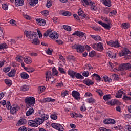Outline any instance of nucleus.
Listing matches in <instances>:
<instances>
[{"instance_id":"1","label":"nucleus","mask_w":131,"mask_h":131,"mask_svg":"<svg viewBox=\"0 0 131 131\" xmlns=\"http://www.w3.org/2000/svg\"><path fill=\"white\" fill-rule=\"evenodd\" d=\"M102 20H103V21H104V22H106L107 24L103 23L102 21H98V24L101 25V26H102V27H104L105 29L109 30L112 26L111 20H110V19L107 18L106 17H102Z\"/></svg>"},{"instance_id":"2","label":"nucleus","mask_w":131,"mask_h":131,"mask_svg":"<svg viewBox=\"0 0 131 131\" xmlns=\"http://www.w3.org/2000/svg\"><path fill=\"white\" fill-rule=\"evenodd\" d=\"M49 35V37L52 39H54V38L57 39V38L59 37V34H58V33L57 32H52V30L51 29L47 30L43 34V36L45 37H47V36H48Z\"/></svg>"},{"instance_id":"3","label":"nucleus","mask_w":131,"mask_h":131,"mask_svg":"<svg viewBox=\"0 0 131 131\" xmlns=\"http://www.w3.org/2000/svg\"><path fill=\"white\" fill-rule=\"evenodd\" d=\"M25 102L26 104H27V108H29V107H33L35 104V98H34L33 97H29L25 99Z\"/></svg>"},{"instance_id":"4","label":"nucleus","mask_w":131,"mask_h":131,"mask_svg":"<svg viewBox=\"0 0 131 131\" xmlns=\"http://www.w3.org/2000/svg\"><path fill=\"white\" fill-rule=\"evenodd\" d=\"M91 47L98 52L104 51V44L101 42L92 44Z\"/></svg>"},{"instance_id":"5","label":"nucleus","mask_w":131,"mask_h":131,"mask_svg":"<svg viewBox=\"0 0 131 131\" xmlns=\"http://www.w3.org/2000/svg\"><path fill=\"white\" fill-rule=\"evenodd\" d=\"M25 35H26V37H27L28 40L30 41L31 39H33V37L35 38V37L36 36V32L26 31H25Z\"/></svg>"},{"instance_id":"6","label":"nucleus","mask_w":131,"mask_h":131,"mask_svg":"<svg viewBox=\"0 0 131 131\" xmlns=\"http://www.w3.org/2000/svg\"><path fill=\"white\" fill-rule=\"evenodd\" d=\"M74 50H77L78 53H83L84 52V48L81 45H74L72 47Z\"/></svg>"},{"instance_id":"7","label":"nucleus","mask_w":131,"mask_h":131,"mask_svg":"<svg viewBox=\"0 0 131 131\" xmlns=\"http://www.w3.org/2000/svg\"><path fill=\"white\" fill-rule=\"evenodd\" d=\"M51 126L59 131H64V127L62 126V125L59 123H52L51 124Z\"/></svg>"},{"instance_id":"8","label":"nucleus","mask_w":131,"mask_h":131,"mask_svg":"<svg viewBox=\"0 0 131 131\" xmlns=\"http://www.w3.org/2000/svg\"><path fill=\"white\" fill-rule=\"evenodd\" d=\"M107 44L108 46H110V47H112V48H119V47H120V45H119V43L117 40H111L110 41H107Z\"/></svg>"},{"instance_id":"9","label":"nucleus","mask_w":131,"mask_h":131,"mask_svg":"<svg viewBox=\"0 0 131 131\" xmlns=\"http://www.w3.org/2000/svg\"><path fill=\"white\" fill-rule=\"evenodd\" d=\"M20 110V106H18L17 104H15L12 106V107L10 109V112L12 114H14L16 113L18 110Z\"/></svg>"},{"instance_id":"10","label":"nucleus","mask_w":131,"mask_h":131,"mask_svg":"<svg viewBox=\"0 0 131 131\" xmlns=\"http://www.w3.org/2000/svg\"><path fill=\"white\" fill-rule=\"evenodd\" d=\"M126 54H129V55H131V52L129 50L126 48H124L122 53L119 54L120 57H123V56H125Z\"/></svg>"},{"instance_id":"11","label":"nucleus","mask_w":131,"mask_h":131,"mask_svg":"<svg viewBox=\"0 0 131 131\" xmlns=\"http://www.w3.org/2000/svg\"><path fill=\"white\" fill-rule=\"evenodd\" d=\"M37 25L39 26H45L46 25V20L41 18L36 19Z\"/></svg>"},{"instance_id":"12","label":"nucleus","mask_w":131,"mask_h":131,"mask_svg":"<svg viewBox=\"0 0 131 131\" xmlns=\"http://www.w3.org/2000/svg\"><path fill=\"white\" fill-rule=\"evenodd\" d=\"M84 33L82 32H80L79 31H76L75 32L72 34V35L78 36V37H83L84 36Z\"/></svg>"},{"instance_id":"13","label":"nucleus","mask_w":131,"mask_h":131,"mask_svg":"<svg viewBox=\"0 0 131 131\" xmlns=\"http://www.w3.org/2000/svg\"><path fill=\"white\" fill-rule=\"evenodd\" d=\"M72 95L76 100H78V99H80V95L79 94V92L77 91H74L72 93Z\"/></svg>"},{"instance_id":"14","label":"nucleus","mask_w":131,"mask_h":131,"mask_svg":"<svg viewBox=\"0 0 131 131\" xmlns=\"http://www.w3.org/2000/svg\"><path fill=\"white\" fill-rule=\"evenodd\" d=\"M78 15L79 17H81L82 19H84L86 17V15L84 13V12L82 11V9H79L78 11Z\"/></svg>"},{"instance_id":"15","label":"nucleus","mask_w":131,"mask_h":131,"mask_svg":"<svg viewBox=\"0 0 131 131\" xmlns=\"http://www.w3.org/2000/svg\"><path fill=\"white\" fill-rule=\"evenodd\" d=\"M81 4L84 7H86V6H89L90 4H93V2L91 0H81Z\"/></svg>"},{"instance_id":"16","label":"nucleus","mask_w":131,"mask_h":131,"mask_svg":"<svg viewBox=\"0 0 131 131\" xmlns=\"http://www.w3.org/2000/svg\"><path fill=\"white\" fill-rule=\"evenodd\" d=\"M28 125L29 126H31L32 127H37V124L35 122V120H29L28 122Z\"/></svg>"},{"instance_id":"17","label":"nucleus","mask_w":131,"mask_h":131,"mask_svg":"<svg viewBox=\"0 0 131 131\" xmlns=\"http://www.w3.org/2000/svg\"><path fill=\"white\" fill-rule=\"evenodd\" d=\"M83 82L84 84H86V85H88V86H90V85H93V84H94V82H93V81L89 79H85L83 81Z\"/></svg>"},{"instance_id":"18","label":"nucleus","mask_w":131,"mask_h":131,"mask_svg":"<svg viewBox=\"0 0 131 131\" xmlns=\"http://www.w3.org/2000/svg\"><path fill=\"white\" fill-rule=\"evenodd\" d=\"M15 7H20L24 5V0H15Z\"/></svg>"},{"instance_id":"19","label":"nucleus","mask_w":131,"mask_h":131,"mask_svg":"<svg viewBox=\"0 0 131 131\" xmlns=\"http://www.w3.org/2000/svg\"><path fill=\"white\" fill-rule=\"evenodd\" d=\"M36 124H37V126L40 125V124H42L43 123V120L41 119V118H35L34 119Z\"/></svg>"},{"instance_id":"20","label":"nucleus","mask_w":131,"mask_h":131,"mask_svg":"<svg viewBox=\"0 0 131 131\" xmlns=\"http://www.w3.org/2000/svg\"><path fill=\"white\" fill-rule=\"evenodd\" d=\"M52 76H53L52 72L50 71H48L46 73V81H49V80L50 78H52Z\"/></svg>"},{"instance_id":"21","label":"nucleus","mask_w":131,"mask_h":131,"mask_svg":"<svg viewBox=\"0 0 131 131\" xmlns=\"http://www.w3.org/2000/svg\"><path fill=\"white\" fill-rule=\"evenodd\" d=\"M24 62L26 64H31L32 63V59L30 57H25Z\"/></svg>"},{"instance_id":"22","label":"nucleus","mask_w":131,"mask_h":131,"mask_svg":"<svg viewBox=\"0 0 131 131\" xmlns=\"http://www.w3.org/2000/svg\"><path fill=\"white\" fill-rule=\"evenodd\" d=\"M75 73L76 72L72 70L69 69L68 71V74L70 76L71 78H75Z\"/></svg>"},{"instance_id":"23","label":"nucleus","mask_w":131,"mask_h":131,"mask_svg":"<svg viewBox=\"0 0 131 131\" xmlns=\"http://www.w3.org/2000/svg\"><path fill=\"white\" fill-rule=\"evenodd\" d=\"M102 2V4L104 5V6H106V7H111V1L110 0H101Z\"/></svg>"},{"instance_id":"24","label":"nucleus","mask_w":131,"mask_h":131,"mask_svg":"<svg viewBox=\"0 0 131 131\" xmlns=\"http://www.w3.org/2000/svg\"><path fill=\"white\" fill-rule=\"evenodd\" d=\"M33 113H34V110L33 109V108L31 107L26 112V116H30V115L33 114Z\"/></svg>"},{"instance_id":"25","label":"nucleus","mask_w":131,"mask_h":131,"mask_svg":"<svg viewBox=\"0 0 131 131\" xmlns=\"http://www.w3.org/2000/svg\"><path fill=\"white\" fill-rule=\"evenodd\" d=\"M42 102L43 103H47V102H56V99L48 97V98H44L42 100Z\"/></svg>"},{"instance_id":"26","label":"nucleus","mask_w":131,"mask_h":131,"mask_svg":"<svg viewBox=\"0 0 131 131\" xmlns=\"http://www.w3.org/2000/svg\"><path fill=\"white\" fill-rule=\"evenodd\" d=\"M32 43H33V45H36L40 44V41L38 40V39L37 38V36H36L35 38H34V39L32 41Z\"/></svg>"},{"instance_id":"27","label":"nucleus","mask_w":131,"mask_h":131,"mask_svg":"<svg viewBox=\"0 0 131 131\" xmlns=\"http://www.w3.org/2000/svg\"><path fill=\"white\" fill-rule=\"evenodd\" d=\"M28 90H29V86L27 85H23L20 87V91H21L22 92H26L28 91Z\"/></svg>"},{"instance_id":"28","label":"nucleus","mask_w":131,"mask_h":131,"mask_svg":"<svg viewBox=\"0 0 131 131\" xmlns=\"http://www.w3.org/2000/svg\"><path fill=\"white\" fill-rule=\"evenodd\" d=\"M16 73V70H12L10 72L8 73V76L9 77H14Z\"/></svg>"},{"instance_id":"29","label":"nucleus","mask_w":131,"mask_h":131,"mask_svg":"<svg viewBox=\"0 0 131 131\" xmlns=\"http://www.w3.org/2000/svg\"><path fill=\"white\" fill-rule=\"evenodd\" d=\"M20 76L23 79H28L29 77V75L26 72H23L20 74Z\"/></svg>"},{"instance_id":"30","label":"nucleus","mask_w":131,"mask_h":131,"mask_svg":"<svg viewBox=\"0 0 131 131\" xmlns=\"http://www.w3.org/2000/svg\"><path fill=\"white\" fill-rule=\"evenodd\" d=\"M93 77L95 78L96 80H97L98 82H100L101 81V77L98 74L94 73L92 75Z\"/></svg>"},{"instance_id":"31","label":"nucleus","mask_w":131,"mask_h":131,"mask_svg":"<svg viewBox=\"0 0 131 131\" xmlns=\"http://www.w3.org/2000/svg\"><path fill=\"white\" fill-rule=\"evenodd\" d=\"M90 36L92 37V38H93V39L96 40V41H100V40H101V37L100 36L91 35Z\"/></svg>"},{"instance_id":"32","label":"nucleus","mask_w":131,"mask_h":131,"mask_svg":"<svg viewBox=\"0 0 131 131\" xmlns=\"http://www.w3.org/2000/svg\"><path fill=\"white\" fill-rule=\"evenodd\" d=\"M121 26L122 28H124V29H128V28H129V27L130 26V25L128 23H125L124 24H122Z\"/></svg>"},{"instance_id":"33","label":"nucleus","mask_w":131,"mask_h":131,"mask_svg":"<svg viewBox=\"0 0 131 131\" xmlns=\"http://www.w3.org/2000/svg\"><path fill=\"white\" fill-rule=\"evenodd\" d=\"M86 102L91 104L92 103H96V99H94L93 97H90L86 100Z\"/></svg>"},{"instance_id":"34","label":"nucleus","mask_w":131,"mask_h":131,"mask_svg":"<svg viewBox=\"0 0 131 131\" xmlns=\"http://www.w3.org/2000/svg\"><path fill=\"white\" fill-rule=\"evenodd\" d=\"M112 98V97L111 96V95H110V94L104 95L103 97V100H104V101H108V100H111Z\"/></svg>"},{"instance_id":"35","label":"nucleus","mask_w":131,"mask_h":131,"mask_svg":"<svg viewBox=\"0 0 131 131\" xmlns=\"http://www.w3.org/2000/svg\"><path fill=\"white\" fill-rule=\"evenodd\" d=\"M119 102V101L117 100H112L108 102V104L111 105V106H114L116 104H118Z\"/></svg>"},{"instance_id":"36","label":"nucleus","mask_w":131,"mask_h":131,"mask_svg":"<svg viewBox=\"0 0 131 131\" xmlns=\"http://www.w3.org/2000/svg\"><path fill=\"white\" fill-rule=\"evenodd\" d=\"M26 123H27V121L25 119H20L18 121V124H20V125L26 124Z\"/></svg>"},{"instance_id":"37","label":"nucleus","mask_w":131,"mask_h":131,"mask_svg":"<svg viewBox=\"0 0 131 131\" xmlns=\"http://www.w3.org/2000/svg\"><path fill=\"white\" fill-rule=\"evenodd\" d=\"M41 119L43 120V122H45L46 120H48L49 119V115H46V114H43L41 115Z\"/></svg>"},{"instance_id":"38","label":"nucleus","mask_w":131,"mask_h":131,"mask_svg":"<svg viewBox=\"0 0 131 131\" xmlns=\"http://www.w3.org/2000/svg\"><path fill=\"white\" fill-rule=\"evenodd\" d=\"M37 4H38V0H30L29 2L30 6H35Z\"/></svg>"},{"instance_id":"39","label":"nucleus","mask_w":131,"mask_h":131,"mask_svg":"<svg viewBox=\"0 0 131 131\" xmlns=\"http://www.w3.org/2000/svg\"><path fill=\"white\" fill-rule=\"evenodd\" d=\"M124 94V92L121 90H119L118 94L116 96V98H118L120 99L122 97V94Z\"/></svg>"},{"instance_id":"40","label":"nucleus","mask_w":131,"mask_h":131,"mask_svg":"<svg viewBox=\"0 0 131 131\" xmlns=\"http://www.w3.org/2000/svg\"><path fill=\"white\" fill-rule=\"evenodd\" d=\"M45 90H46V87H45V86H42L38 88V92L39 94H41V93H43V92L45 91Z\"/></svg>"},{"instance_id":"41","label":"nucleus","mask_w":131,"mask_h":131,"mask_svg":"<svg viewBox=\"0 0 131 131\" xmlns=\"http://www.w3.org/2000/svg\"><path fill=\"white\" fill-rule=\"evenodd\" d=\"M24 69H25V70H26V71L29 73H32V72L34 71V69L33 68L25 67Z\"/></svg>"},{"instance_id":"42","label":"nucleus","mask_w":131,"mask_h":131,"mask_svg":"<svg viewBox=\"0 0 131 131\" xmlns=\"http://www.w3.org/2000/svg\"><path fill=\"white\" fill-rule=\"evenodd\" d=\"M68 95H69V91L67 90H63L61 92V97H65L68 96Z\"/></svg>"},{"instance_id":"43","label":"nucleus","mask_w":131,"mask_h":131,"mask_svg":"<svg viewBox=\"0 0 131 131\" xmlns=\"http://www.w3.org/2000/svg\"><path fill=\"white\" fill-rule=\"evenodd\" d=\"M75 77H76L77 79H82V78H83V76H82V75H81V74H79V73H75Z\"/></svg>"},{"instance_id":"44","label":"nucleus","mask_w":131,"mask_h":131,"mask_svg":"<svg viewBox=\"0 0 131 131\" xmlns=\"http://www.w3.org/2000/svg\"><path fill=\"white\" fill-rule=\"evenodd\" d=\"M103 78L104 81H106V82H111V81H112V79H111V78L107 77V76H104L103 77Z\"/></svg>"},{"instance_id":"45","label":"nucleus","mask_w":131,"mask_h":131,"mask_svg":"<svg viewBox=\"0 0 131 131\" xmlns=\"http://www.w3.org/2000/svg\"><path fill=\"white\" fill-rule=\"evenodd\" d=\"M70 115L71 117H73V118H77L79 116H78V114L75 112H72L70 113Z\"/></svg>"},{"instance_id":"46","label":"nucleus","mask_w":131,"mask_h":131,"mask_svg":"<svg viewBox=\"0 0 131 131\" xmlns=\"http://www.w3.org/2000/svg\"><path fill=\"white\" fill-rule=\"evenodd\" d=\"M5 82L6 84L8 85V86H11L12 85V81L11 80L5 79Z\"/></svg>"},{"instance_id":"47","label":"nucleus","mask_w":131,"mask_h":131,"mask_svg":"<svg viewBox=\"0 0 131 131\" xmlns=\"http://www.w3.org/2000/svg\"><path fill=\"white\" fill-rule=\"evenodd\" d=\"M90 5H91V9L92 11H97V6H96V5L95 3L90 4Z\"/></svg>"},{"instance_id":"48","label":"nucleus","mask_w":131,"mask_h":131,"mask_svg":"<svg viewBox=\"0 0 131 131\" xmlns=\"http://www.w3.org/2000/svg\"><path fill=\"white\" fill-rule=\"evenodd\" d=\"M125 66V70H128V69H130L131 68V64L129 63H124Z\"/></svg>"},{"instance_id":"49","label":"nucleus","mask_w":131,"mask_h":131,"mask_svg":"<svg viewBox=\"0 0 131 131\" xmlns=\"http://www.w3.org/2000/svg\"><path fill=\"white\" fill-rule=\"evenodd\" d=\"M52 75H53L54 76H55V75H58V71H57V70L55 68H52Z\"/></svg>"},{"instance_id":"50","label":"nucleus","mask_w":131,"mask_h":131,"mask_svg":"<svg viewBox=\"0 0 131 131\" xmlns=\"http://www.w3.org/2000/svg\"><path fill=\"white\" fill-rule=\"evenodd\" d=\"M63 29H65V30H67V31H71V27L69 26L63 25Z\"/></svg>"},{"instance_id":"51","label":"nucleus","mask_w":131,"mask_h":131,"mask_svg":"<svg viewBox=\"0 0 131 131\" xmlns=\"http://www.w3.org/2000/svg\"><path fill=\"white\" fill-rule=\"evenodd\" d=\"M96 92L100 96V97H102L103 95H104V93H103V91L101 89H97L96 90Z\"/></svg>"},{"instance_id":"52","label":"nucleus","mask_w":131,"mask_h":131,"mask_svg":"<svg viewBox=\"0 0 131 131\" xmlns=\"http://www.w3.org/2000/svg\"><path fill=\"white\" fill-rule=\"evenodd\" d=\"M118 70H120V71H122L123 70H125V68L124 66V63H123L119 66Z\"/></svg>"},{"instance_id":"53","label":"nucleus","mask_w":131,"mask_h":131,"mask_svg":"<svg viewBox=\"0 0 131 131\" xmlns=\"http://www.w3.org/2000/svg\"><path fill=\"white\" fill-rule=\"evenodd\" d=\"M116 14H117V11H116V10H112L109 13V16H116Z\"/></svg>"},{"instance_id":"54","label":"nucleus","mask_w":131,"mask_h":131,"mask_svg":"<svg viewBox=\"0 0 131 131\" xmlns=\"http://www.w3.org/2000/svg\"><path fill=\"white\" fill-rule=\"evenodd\" d=\"M95 55H96V51H92L90 53H89V56L91 58H94V57H95Z\"/></svg>"},{"instance_id":"55","label":"nucleus","mask_w":131,"mask_h":131,"mask_svg":"<svg viewBox=\"0 0 131 131\" xmlns=\"http://www.w3.org/2000/svg\"><path fill=\"white\" fill-rule=\"evenodd\" d=\"M123 100L124 101H131V97L130 96H126V95H123Z\"/></svg>"},{"instance_id":"56","label":"nucleus","mask_w":131,"mask_h":131,"mask_svg":"<svg viewBox=\"0 0 131 131\" xmlns=\"http://www.w3.org/2000/svg\"><path fill=\"white\" fill-rule=\"evenodd\" d=\"M51 119L53 120H56L58 118V116L56 115V114H52L50 116Z\"/></svg>"},{"instance_id":"57","label":"nucleus","mask_w":131,"mask_h":131,"mask_svg":"<svg viewBox=\"0 0 131 131\" xmlns=\"http://www.w3.org/2000/svg\"><path fill=\"white\" fill-rule=\"evenodd\" d=\"M2 9L4 10V11H7L8 9H9V6L8 4H2Z\"/></svg>"},{"instance_id":"58","label":"nucleus","mask_w":131,"mask_h":131,"mask_svg":"<svg viewBox=\"0 0 131 131\" xmlns=\"http://www.w3.org/2000/svg\"><path fill=\"white\" fill-rule=\"evenodd\" d=\"M13 106L11 104V103H10V101H7L6 103V108L8 109V110H10L11 108H12Z\"/></svg>"},{"instance_id":"59","label":"nucleus","mask_w":131,"mask_h":131,"mask_svg":"<svg viewBox=\"0 0 131 131\" xmlns=\"http://www.w3.org/2000/svg\"><path fill=\"white\" fill-rule=\"evenodd\" d=\"M8 48V45L6 43H1V50H6Z\"/></svg>"},{"instance_id":"60","label":"nucleus","mask_w":131,"mask_h":131,"mask_svg":"<svg viewBox=\"0 0 131 131\" xmlns=\"http://www.w3.org/2000/svg\"><path fill=\"white\" fill-rule=\"evenodd\" d=\"M15 59L17 62H22L23 61V57L21 56H17Z\"/></svg>"},{"instance_id":"61","label":"nucleus","mask_w":131,"mask_h":131,"mask_svg":"<svg viewBox=\"0 0 131 131\" xmlns=\"http://www.w3.org/2000/svg\"><path fill=\"white\" fill-rule=\"evenodd\" d=\"M49 11L48 10H43L41 12V14L43 15V16H48L49 15Z\"/></svg>"},{"instance_id":"62","label":"nucleus","mask_w":131,"mask_h":131,"mask_svg":"<svg viewBox=\"0 0 131 131\" xmlns=\"http://www.w3.org/2000/svg\"><path fill=\"white\" fill-rule=\"evenodd\" d=\"M58 70L60 73H62V74H66V71H64V69L63 68L59 67Z\"/></svg>"},{"instance_id":"63","label":"nucleus","mask_w":131,"mask_h":131,"mask_svg":"<svg viewBox=\"0 0 131 131\" xmlns=\"http://www.w3.org/2000/svg\"><path fill=\"white\" fill-rule=\"evenodd\" d=\"M84 96L85 98H91L93 97V95L90 92H87L85 94Z\"/></svg>"},{"instance_id":"64","label":"nucleus","mask_w":131,"mask_h":131,"mask_svg":"<svg viewBox=\"0 0 131 131\" xmlns=\"http://www.w3.org/2000/svg\"><path fill=\"white\" fill-rule=\"evenodd\" d=\"M18 131H27V128L25 126L20 127L18 129Z\"/></svg>"}]
</instances>
